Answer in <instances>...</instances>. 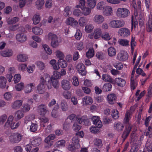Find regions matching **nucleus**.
<instances>
[{"label": "nucleus", "instance_id": "nucleus-62", "mask_svg": "<svg viewBox=\"0 0 152 152\" xmlns=\"http://www.w3.org/2000/svg\"><path fill=\"white\" fill-rule=\"evenodd\" d=\"M35 86L34 83H30L28 85L27 88L28 89V90H26L25 92L26 93H29L31 92L32 88V87H34Z\"/></svg>", "mask_w": 152, "mask_h": 152}, {"label": "nucleus", "instance_id": "nucleus-2", "mask_svg": "<svg viewBox=\"0 0 152 152\" xmlns=\"http://www.w3.org/2000/svg\"><path fill=\"white\" fill-rule=\"evenodd\" d=\"M129 119L128 114H126L124 120V124H128V126H127L125 127V129L122 135V137L123 138L124 140H125L129 135L132 128V126L130 124H129Z\"/></svg>", "mask_w": 152, "mask_h": 152}, {"label": "nucleus", "instance_id": "nucleus-1", "mask_svg": "<svg viewBox=\"0 0 152 152\" xmlns=\"http://www.w3.org/2000/svg\"><path fill=\"white\" fill-rule=\"evenodd\" d=\"M51 77L47 74H44L43 77H41L40 78V83L37 86V90L39 94L44 92L46 85L48 89L51 88V84L49 82L50 81Z\"/></svg>", "mask_w": 152, "mask_h": 152}, {"label": "nucleus", "instance_id": "nucleus-27", "mask_svg": "<svg viewBox=\"0 0 152 152\" xmlns=\"http://www.w3.org/2000/svg\"><path fill=\"white\" fill-rule=\"evenodd\" d=\"M107 52L110 56L113 57L116 55V50L114 47H111L108 48Z\"/></svg>", "mask_w": 152, "mask_h": 152}, {"label": "nucleus", "instance_id": "nucleus-21", "mask_svg": "<svg viewBox=\"0 0 152 152\" xmlns=\"http://www.w3.org/2000/svg\"><path fill=\"white\" fill-rule=\"evenodd\" d=\"M93 124H95L96 126L98 127L99 129L102 127V123L96 116H94L91 118Z\"/></svg>", "mask_w": 152, "mask_h": 152}, {"label": "nucleus", "instance_id": "nucleus-47", "mask_svg": "<svg viewBox=\"0 0 152 152\" xmlns=\"http://www.w3.org/2000/svg\"><path fill=\"white\" fill-rule=\"evenodd\" d=\"M56 62V61L54 59L50 61V64L52 65L53 68L54 69L58 70L59 69L60 67L58 65H57Z\"/></svg>", "mask_w": 152, "mask_h": 152}, {"label": "nucleus", "instance_id": "nucleus-28", "mask_svg": "<svg viewBox=\"0 0 152 152\" xmlns=\"http://www.w3.org/2000/svg\"><path fill=\"white\" fill-rule=\"evenodd\" d=\"M83 103L86 105L91 104L93 102V100L89 96H85L83 99Z\"/></svg>", "mask_w": 152, "mask_h": 152}, {"label": "nucleus", "instance_id": "nucleus-48", "mask_svg": "<svg viewBox=\"0 0 152 152\" xmlns=\"http://www.w3.org/2000/svg\"><path fill=\"white\" fill-rule=\"evenodd\" d=\"M94 145L98 147L102 146V141L101 139L98 138H95L94 140Z\"/></svg>", "mask_w": 152, "mask_h": 152}, {"label": "nucleus", "instance_id": "nucleus-14", "mask_svg": "<svg viewBox=\"0 0 152 152\" xmlns=\"http://www.w3.org/2000/svg\"><path fill=\"white\" fill-rule=\"evenodd\" d=\"M103 13L104 15L106 16H112L113 15L112 8L110 6L105 7Z\"/></svg>", "mask_w": 152, "mask_h": 152}, {"label": "nucleus", "instance_id": "nucleus-26", "mask_svg": "<svg viewBox=\"0 0 152 152\" xmlns=\"http://www.w3.org/2000/svg\"><path fill=\"white\" fill-rule=\"evenodd\" d=\"M28 58L27 56L25 54H20L18 55L17 60L20 62H24L26 61Z\"/></svg>", "mask_w": 152, "mask_h": 152}, {"label": "nucleus", "instance_id": "nucleus-39", "mask_svg": "<svg viewBox=\"0 0 152 152\" xmlns=\"http://www.w3.org/2000/svg\"><path fill=\"white\" fill-rule=\"evenodd\" d=\"M94 55V50L93 48H89L86 52V56L88 58H91Z\"/></svg>", "mask_w": 152, "mask_h": 152}, {"label": "nucleus", "instance_id": "nucleus-16", "mask_svg": "<svg viewBox=\"0 0 152 152\" xmlns=\"http://www.w3.org/2000/svg\"><path fill=\"white\" fill-rule=\"evenodd\" d=\"M50 83L52 84V86L55 88H58L59 86V82L57 79L55 77H52L51 78L50 81L49 83Z\"/></svg>", "mask_w": 152, "mask_h": 152}, {"label": "nucleus", "instance_id": "nucleus-42", "mask_svg": "<svg viewBox=\"0 0 152 152\" xmlns=\"http://www.w3.org/2000/svg\"><path fill=\"white\" fill-rule=\"evenodd\" d=\"M80 124L79 123H77V122H75L72 126L73 130L76 132H77L80 129L81 126Z\"/></svg>", "mask_w": 152, "mask_h": 152}, {"label": "nucleus", "instance_id": "nucleus-58", "mask_svg": "<svg viewBox=\"0 0 152 152\" xmlns=\"http://www.w3.org/2000/svg\"><path fill=\"white\" fill-rule=\"evenodd\" d=\"M24 87V84L23 83H20L16 85L15 88L16 90L18 91H20Z\"/></svg>", "mask_w": 152, "mask_h": 152}, {"label": "nucleus", "instance_id": "nucleus-63", "mask_svg": "<svg viewBox=\"0 0 152 152\" xmlns=\"http://www.w3.org/2000/svg\"><path fill=\"white\" fill-rule=\"evenodd\" d=\"M139 146L138 145L132 146L129 152H137L139 150Z\"/></svg>", "mask_w": 152, "mask_h": 152}, {"label": "nucleus", "instance_id": "nucleus-20", "mask_svg": "<svg viewBox=\"0 0 152 152\" xmlns=\"http://www.w3.org/2000/svg\"><path fill=\"white\" fill-rule=\"evenodd\" d=\"M77 122L80 124H81L83 122L84 124L86 126L89 125L90 124L89 120L85 116H83L81 118L78 119Z\"/></svg>", "mask_w": 152, "mask_h": 152}, {"label": "nucleus", "instance_id": "nucleus-35", "mask_svg": "<svg viewBox=\"0 0 152 152\" xmlns=\"http://www.w3.org/2000/svg\"><path fill=\"white\" fill-rule=\"evenodd\" d=\"M45 1L44 0H37L36 2V6L38 10H40L42 8Z\"/></svg>", "mask_w": 152, "mask_h": 152}, {"label": "nucleus", "instance_id": "nucleus-64", "mask_svg": "<svg viewBox=\"0 0 152 152\" xmlns=\"http://www.w3.org/2000/svg\"><path fill=\"white\" fill-rule=\"evenodd\" d=\"M97 9L98 10H104L105 7L103 4V2H100L96 6Z\"/></svg>", "mask_w": 152, "mask_h": 152}, {"label": "nucleus", "instance_id": "nucleus-32", "mask_svg": "<svg viewBox=\"0 0 152 152\" xmlns=\"http://www.w3.org/2000/svg\"><path fill=\"white\" fill-rule=\"evenodd\" d=\"M102 31L100 29L96 28L94 30V35L95 39H96L100 37Z\"/></svg>", "mask_w": 152, "mask_h": 152}, {"label": "nucleus", "instance_id": "nucleus-44", "mask_svg": "<svg viewBox=\"0 0 152 152\" xmlns=\"http://www.w3.org/2000/svg\"><path fill=\"white\" fill-rule=\"evenodd\" d=\"M79 118H77L75 114H72L70 115L67 119H68L70 121V122L71 123L72 122H74L76 121H77V122L78 119Z\"/></svg>", "mask_w": 152, "mask_h": 152}, {"label": "nucleus", "instance_id": "nucleus-30", "mask_svg": "<svg viewBox=\"0 0 152 152\" xmlns=\"http://www.w3.org/2000/svg\"><path fill=\"white\" fill-rule=\"evenodd\" d=\"M33 32L36 35H40L43 33L42 29L38 27H35L32 29Z\"/></svg>", "mask_w": 152, "mask_h": 152}, {"label": "nucleus", "instance_id": "nucleus-29", "mask_svg": "<svg viewBox=\"0 0 152 152\" xmlns=\"http://www.w3.org/2000/svg\"><path fill=\"white\" fill-rule=\"evenodd\" d=\"M115 129L118 131H122L124 127V125L120 122L115 123L114 125Z\"/></svg>", "mask_w": 152, "mask_h": 152}, {"label": "nucleus", "instance_id": "nucleus-24", "mask_svg": "<svg viewBox=\"0 0 152 152\" xmlns=\"http://www.w3.org/2000/svg\"><path fill=\"white\" fill-rule=\"evenodd\" d=\"M24 111L21 110H18L15 113V118L17 120H19L22 118L24 116Z\"/></svg>", "mask_w": 152, "mask_h": 152}, {"label": "nucleus", "instance_id": "nucleus-7", "mask_svg": "<svg viewBox=\"0 0 152 152\" xmlns=\"http://www.w3.org/2000/svg\"><path fill=\"white\" fill-rule=\"evenodd\" d=\"M48 37L49 39H51V45L53 48H55L58 46V38L56 34L49 33L48 35Z\"/></svg>", "mask_w": 152, "mask_h": 152}, {"label": "nucleus", "instance_id": "nucleus-52", "mask_svg": "<svg viewBox=\"0 0 152 152\" xmlns=\"http://www.w3.org/2000/svg\"><path fill=\"white\" fill-rule=\"evenodd\" d=\"M119 42L120 45L123 46H126L129 45V41L127 39H121Z\"/></svg>", "mask_w": 152, "mask_h": 152}, {"label": "nucleus", "instance_id": "nucleus-56", "mask_svg": "<svg viewBox=\"0 0 152 152\" xmlns=\"http://www.w3.org/2000/svg\"><path fill=\"white\" fill-rule=\"evenodd\" d=\"M43 46L44 50L48 54L50 55L52 53V50L50 48L48 45H44Z\"/></svg>", "mask_w": 152, "mask_h": 152}, {"label": "nucleus", "instance_id": "nucleus-54", "mask_svg": "<svg viewBox=\"0 0 152 152\" xmlns=\"http://www.w3.org/2000/svg\"><path fill=\"white\" fill-rule=\"evenodd\" d=\"M37 124L32 123L30 126V130L31 132H34L37 131Z\"/></svg>", "mask_w": 152, "mask_h": 152}, {"label": "nucleus", "instance_id": "nucleus-19", "mask_svg": "<svg viewBox=\"0 0 152 152\" xmlns=\"http://www.w3.org/2000/svg\"><path fill=\"white\" fill-rule=\"evenodd\" d=\"M0 54L1 56L3 57H10L12 55V51L11 50H6L4 51H1Z\"/></svg>", "mask_w": 152, "mask_h": 152}, {"label": "nucleus", "instance_id": "nucleus-34", "mask_svg": "<svg viewBox=\"0 0 152 152\" xmlns=\"http://www.w3.org/2000/svg\"><path fill=\"white\" fill-rule=\"evenodd\" d=\"M7 80L4 77H0V88H4L6 86Z\"/></svg>", "mask_w": 152, "mask_h": 152}, {"label": "nucleus", "instance_id": "nucleus-8", "mask_svg": "<svg viewBox=\"0 0 152 152\" xmlns=\"http://www.w3.org/2000/svg\"><path fill=\"white\" fill-rule=\"evenodd\" d=\"M128 58V55L125 51H121L118 54L117 58L121 61H124Z\"/></svg>", "mask_w": 152, "mask_h": 152}, {"label": "nucleus", "instance_id": "nucleus-6", "mask_svg": "<svg viewBox=\"0 0 152 152\" xmlns=\"http://www.w3.org/2000/svg\"><path fill=\"white\" fill-rule=\"evenodd\" d=\"M124 24V22L121 20H113L111 21L109 23L110 26L114 28H118L123 27Z\"/></svg>", "mask_w": 152, "mask_h": 152}, {"label": "nucleus", "instance_id": "nucleus-31", "mask_svg": "<svg viewBox=\"0 0 152 152\" xmlns=\"http://www.w3.org/2000/svg\"><path fill=\"white\" fill-rule=\"evenodd\" d=\"M70 121L67 119L63 125V128L66 131L68 130L71 127Z\"/></svg>", "mask_w": 152, "mask_h": 152}, {"label": "nucleus", "instance_id": "nucleus-12", "mask_svg": "<svg viewBox=\"0 0 152 152\" xmlns=\"http://www.w3.org/2000/svg\"><path fill=\"white\" fill-rule=\"evenodd\" d=\"M38 110L40 114L42 115H44L48 111L46 106L43 104L39 105L38 107Z\"/></svg>", "mask_w": 152, "mask_h": 152}, {"label": "nucleus", "instance_id": "nucleus-18", "mask_svg": "<svg viewBox=\"0 0 152 152\" xmlns=\"http://www.w3.org/2000/svg\"><path fill=\"white\" fill-rule=\"evenodd\" d=\"M16 38L19 42H23L26 40V36L23 33L18 34L16 35Z\"/></svg>", "mask_w": 152, "mask_h": 152}, {"label": "nucleus", "instance_id": "nucleus-5", "mask_svg": "<svg viewBox=\"0 0 152 152\" xmlns=\"http://www.w3.org/2000/svg\"><path fill=\"white\" fill-rule=\"evenodd\" d=\"M130 14L129 11L127 9L118 8L116 12L117 16L121 18H124L128 16Z\"/></svg>", "mask_w": 152, "mask_h": 152}, {"label": "nucleus", "instance_id": "nucleus-9", "mask_svg": "<svg viewBox=\"0 0 152 152\" xmlns=\"http://www.w3.org/2000/svg\"><path fill=\"white\" fill-rule=\"evenodd\" d=\"M77 68L78 72L82 75H85L86 74V71L85 65L82 63H79L77 66Z\"/></svg>", "mask_w": 152, "mask_h": 152}, {"label": "nucleus", "instance_id": "nucleus-60", "mask_svg": "<svg viewBox=\"0 0 152 152\" xmlns=\"http://www.w3.org/2000/svg\"><path fill=\"white\" fill-rule=\"evenodd\" d=\"M56 54L57 57L62 59L64 58V56L63 53L61 51L57 50L56 52Z\"/></svg>", "mask_w": 152, "mask_h": 152}, {"label": "nucleus", "instance_id": "nucleus-22", "mask_svg": "<svg viewBox=\"0 0 152 152\" xmlns=\"http://www.w3.org/2000/svg\"><path fill=\"white\" fill-rule=\"evenodd\" d=\"M23 101L21 100H17L15 101L12 104V107L14 109L19 108L22 104Z\"/></svg>", "mask_w": 152, "mask_h": 152}, {"label": "nucleus", "instance_id": "nucleus-46", "mask_svg": "<svg viewBox=\"0 0 152 152\" xmlns=\"http://www.w3.org/2000/svg\"><path fill=\"white\" fill-rule=\"evenodd\" d=\"M81 10H82V13L85 15L86 16L88 15L91 13V9L88 7H84L83 9H82Z\"/></svg>", "mask_w": 152, "mask_h": 152}, {"label": "nucleus", "instance_id": "nucleus-43", "mask_svg": "<svg viewBox=\"0 0 152 152\" xmlns=\"http://www.w3.org/2000/svg\"><path fill=\"white\" fill-rule=\"evenodd\" d=\"M87 3L88 6L91 8L95 7L96 3L95 0H88Z\"/></svg>", "mask_w": 152, "mask_h": 152}, {"label": "nucleus", "instance_id": "nucleus-36", "mask_svg": "<svg viewBox=\"0 0 152 152\" xmlns=\"http://www.w3.org/2000/svg\"><path fill=\"white\" fill-rule=\"evenodd\" d=\"M68 105L64 100H62L61 103V108L63 111H66L68 109Z\"/></svg>", "mask_w": 152, "mask_h": 152}, {"label": "nucleus", "instance_id": "nucleus-45", "mask_svg": "<svg viewBox=\"0 0 152 152\" xmlns=\"http://www.w3.org/2000/svg\"><path fill=\"white\" fill-rule=\"evenodd\" d=\"M36 64L37 66V67L41 71L42 70L45 68V64L41 61H37L36 62Z\"/></svg>", "mask_w": 152, "mask_h": 152}, {"label": "nucleus", "instance_id": "nucleus-53", "mask_svg": "<svg viewBox=\"0 0 152 152\" xmlns=\"http://www.w3.org/2000/svg\"><path fill=\"white\" fill-rule=\"evenodd\" d=\"M133 77H131V85L132 89L134 90L137 86V81L132 80Z\"/></svg>", "mask_w": 152, "mask_h": 152}, {"label": "nucleus", "instance_id": "nucleus-40", "mask_svg": "<svg viewBox=\"0 0 152 152\" xmlns=\"http://www.w3.org/2000/svg\"><path fill=\"white\" fill-rule=\"evenodd\" d=\"M112 86L110 83L105 84L103 86L102 89L105 91H110L111 89Z\"/></svg>", "mask_w": 152, "mask_h": 152}, {"label": "nucleus", "instance_id": "nucleus-10", "mask_svg": "<svg viewBox=\"0 0 152 152\" xmlns=\"http://www.w3.org/2000/svg\"><path fill=\"white\" fill-rule=\"evenodd\" d=\"M118 33L122 37L125 38L130 35V31L128 28H122L118 30Z\"/></svg>", "mask_w": 152, "mask_h": 152}, {"label": "nucleus", "instance_id": "nucleus-41", "mask_svg": "<svg viewBox=\"0 0 152 152\" xmlns=\"http://www.w3.org/2000/svg\"><path fill=\"white\" fill-rule=\"evenodd\" d=\"M40 17L39 15L35 14L33 18V23L35 25L38 24L40 21Z\"/></svg>", "mask_w": 152, "mask_h": 152}, {"label": "nucleus", "instance_id": "nucleus-17", "mask_svg": "<svg viewBox=\"0 0 152 152\" xmlns=\"http://www.w3.org/2000/svg\"><path fill=\"white\" fill-rule=\"evenodd\" d=\"M107 98L108 102L110 104H112L115 102L116 97L115 94H110L107 96Z\"/></svg>", "mask_w": 152, "mask_h": 152}, {"label": "nucleus", "instance_id": "nucleus-61", "mask_svg": "<svg viewBox=\"0 0 152 152\" xmlns=\"http://www.w3.org/2000/svg\"><path fill=\"white\" fill-rule=\"evenodd\" d=\"M53 5L52 0H46L45 3V7L47 8H50Z\"/></svg>", "mask_w": 152, "mask_h": 152}, {"label": "nucleus", "instance_id": "nucleus-3", "mask_svg": "<svg viewBox=\"0 0 152 152\" xmlns=\"http://www.w3.org/2000/svg\"><path fill=\"white\" fill-rule=\"evenodd\" d=\"M14 117L12 115H10L8 117L7 122L4 125V128H5L10 127L12 129H14L18 127L20 125L19 122L15 123L13 122Z\"/></svg>", "mask_w": 152, "mask_h": 152}, {"label": "nucleus", "instance_id": "nucleus-15", "mask_svg": "<svg viewBox=\"0 0 152 152\" xmlns=\"http://www.w3.org/2000/svg\"><path fill=\"white\" fill-rule=\"evenodd\" d=\"M66 23L67 24L72 26H76L78 25L77 21L75 20L73 18L69 17L66 20Z\"/></svg>", "mask_w": 152, "mask_h": 152}, {"label": "nucleus", "instance_id": "nucleus-50", "mask_svg": "<svg viewBox=\"0 0 152 152\" xmlns=\"http://www.w3.org/2000/svg\"><path fill=\"white\" fill-rule=\"evenodd\" d=\"M65 141L62 140L57 142L56 143L55 145L57 147H64L65 145Z\"/></svg>", "mask_w": 152, "mask_h": 152}, {"label": "nucleus", "instance_id": "nucleus-13", "mask_svg": "<svg viewBox=\"0 0 152 152\" xmlns=\"http://www.w3.org/2000/svg\"><path fill=\"white\" fill-rule=\"evenodd\" d=\"M61 87L65 90H69L71 88L70 83L67 80H63L61 82Z\"/></svg>", "mask_w": 152, "mask_h": 152}, {"label": "nucleus", "instance_id": "nucleus-38", "mask_svg": "<svg viewBox=\"0 0 152 152\" xmlns=\"http://www.w3.org/2000/svg\"><path fill=\"white\" fill-rule=\"evenodd\" d=\"M102 79L104 81L111 82L113 79L110 76L107 74H103L102 77Z\"/></svg>", "mask_w": 152, "mask_h": 152}, {"label": "nucleus", "instance_id": "nucleus-37", "mask_svg": "<svg viewBox=\"0 0 152 152\" xmlns=\"http://www.w3.org/2000/svg\"><path fill=\"white\" fill-rule=\"evenodd\" d=\"M58 65H60L62 68H64L67 66V64L66 61L64 60L60 59L58 60Z\"/></svg>", "mask_w": 152, "mask_h": 152}, {"label": "nucleus", "instance_id": "nucleus-23", "mask_svg": "<svg viewBox=\"0 0 152 152\" xmlns=\"http://www.w3.org/2000/svg\"><path fill=\"white\" fill-rule=\"evenodd\" d=\"M42 139L40 137H37L34 138L31 141L32 145L34 146H39L41 143Z\"/></svg>", "mask_w": 152, "mask_h": 152}, {"label": "nucleus", "instance_id": "nucleus-55", "mask_svg": "<svg viewBox=\"0 0 152 152\" xmlns=\"http://www.w3.org/2000/svg\"><path fill=\"white\" fill-rule=\"evenodd\" d=\"M99 129L96 126H92L90 128V130L92 133H97L99 132Z\"/></svg>", "mask_w": 152, "mask_h": 152}, {"label": "nucleus", "instance_id": "nucleus-59", "mask_svg": "<svg viewBox=\"0 0 152 152\" xmlns=\"http://www.w3.org/2000/svg\"><path fill=\"white\" fill-rule=\"evenodd\" d=\"M94 28L93 26L91 25L86 26L85 27V31L88 33L91 32Z\"/></svg>", "mask_w": 152, "mask_h": 152}, {"label": "nucleus", "instance_id": "nucleus-4", "mask_svg": "<svg viewBox=\"0 0 152 152\" xmlns=\"http://www.w3.org/2000/svg\"><path fill=\"white\" fill-rule=\"evenodd\" d=\"M23 136L18 133H14L12 134L9 137L10 142L12 143L19 142L21 140Z\"/></svg>", "mask_w": 152, "mask_h": 152}, {"label": "nucleus", "instance_id": "nucleus-49", "mask_svg": "<svg viewBox=\"0 0 152 152\" xmlns=\"http://www.w3.org/2000/svg\"><path fill=\"white\" fill-rule=\"evenodd\" d=\"M71 12L70 11V7L69 6H67L64 10V12L63 13L65 17H67L70 14H71Z\"/></svg>", "mask_w": 152, "mask_h": 152}, {"label": "nucleus", "instance_id": "nucleus-11", "mask_svg": "<svg viewBox=\"0 0 152 152\" xmlns=\"http://www.w3.org/2000/svg\"><path fill=\"white\" fill-rule=\"evenodd\" d=\"M104 18L102 15H96L93 18L94 22L98 24L102 23L104 21Z\"/></svg>", "mask_w": 152, "mask_h": 152}, {"label": "nucleus", "instance_id": "nucleus-33", "mask_svg": "<svg viewBox=\"0 0 152 152\" xmlns=\"http://www.w3.org/2000/svg\"><path fill=\"white\" fill-rule=\"evenodd\" d=\"M79 142V140L78 137H75L72 138V142L73 144L76 146V148L77 149L80 148V147Z\"/></svg>", "mask_w": 152, "mask_h": 152}, {"label": "nucleus", "instance_id": "nucleus-51", "mask_svg": "<svg viewBox=\"0 0 152 152\" xmlns=\"http://www.w3.org/2000/svg\"><path fill=\"white\" fill-rule=\"evenodd\" d=\"M111 115L113 118L114 119H118L119 117L118 111L115 110H112Z\"/></svg>", "mask_w": 152, "mask_h": 152}, {"label": "nucleus", "instance_id": "nucleus-57", "mask_svg": "<svg viewBox=\"0 0 152 152\" xmlns=\"http://www.w3.org/2000/svg\"><path fill=\"white\" fill-rule=\"evenodd\" d=\"M147 29L148 32L152 31V19L149 18Z\"/></svg>", "mask_w": 152, "mask_h": 152}, {"label": "nucleus", "instance_id": "nucleus-25", "mask_svg": "<svg viewBox=\"0 0 152 152\" xmlns=\"http://www.w3.org/2000/svg\"><path fill=\"white\" fill-rule=\"evenodd\" d=\"M115 82L118 86L122 87L124 86L126 83V81L121 78H116Z\"/></svg>", "mask_w": 152, "mask_h": 152}]
</instances>
